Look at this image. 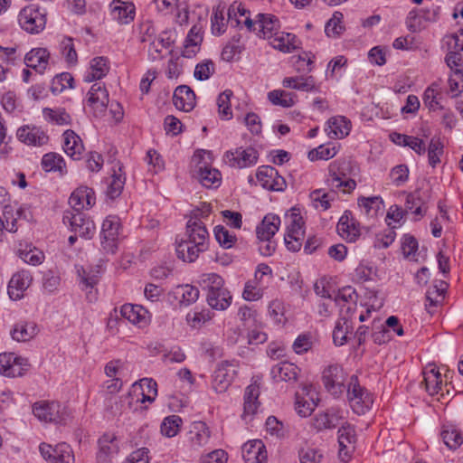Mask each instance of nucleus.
<instances>
[{
	"label": "nucleus",
	"mask_w": 463,
	"mask_h": 463,
	"mask_svg": "<svg viewBox=\"0 0 463 463\" xmlns=\"http://www.w3.org/2000/svg\"><path fill=\"white\" fill-rule=\"evenodd\" d=\"M26 358L17 356L13 353L0 354V373L5 376H21L29 367Z\"/></svg>",
	"instance_id": "12"
},
{
	"label": "nucleus",
	"mask_w": 463,
	"mask_h": 463,
	"mask_svg": "<svg viewBox=\"0 0 463 463\" xmlns=\"http://www.w3.org/2000/svg\"><path fill=\"white\" fill-rule=\"evenodd\" d=\"M73 77L69 72H63L52 79L51 90L53 94L61 93L66 88H72Z\"/></svg>",
	"instance_id": "60"
},
{
	"label": "nucleus",
	"mask_w": 463,
	"mask_h": 463,
	"mask_svg": "<svg viewBox=\"0 0 463 463\" xmlns=\"http://www.w3.org/2000/svg\"><path fill=\"white\" fill-rule=\"evenodd\" d=\"M346 397L353 411L358 415L365 414L374 402L373 394L360 384L358 377L354 374L347 383Z\"/></svg>",
	"instance_id": "2"
},
{
	"label": "nucleus",
	"mask_w": 463,
	"mask_h": 463,
	"mask_svg": "<svg viewBox=\"0 0 463 463\" xmlns=\"http://www.w3.org/2000/svg\"><path fill=\"white\" fill-rule=\"evenodd\" d=\"M43 168L47 172H60L63 174L66 169V164L63 157L57 153H47L42 159Z\"/></svg>",
	"instance_id": "45"
},
{
	"label": "nucleus",
	"mask_w": 463,
	"mask_h": 463,
	"mask_svg": "<svg viewBox=\"0 0 463 463\" xmlns=\"http://www.w3.org/2000/svg\"><path fill=\"white\" fill-rule=\"evenodd\" d=\"M245 463H266L267 450L260 439L250 440L241 448Z\"/></svg>",
	"instance_id": "21"
},
{
	"label": "nucleus",
	"mask_w": 463,
	"mask_h": 463,
	"mask_svg": "<svg viewBox=\"0 0 463 463\" xmlns=\"http://www.w3.org/2000/svg\"><path fill=\"white\" fill-rule=\"evenodd\" d=\"M270 40V45L283 52H291L297 48L296 36L288 33H276Z\"/></svg>",
	"instance_id": "41"
},
{
	"label": "nucleus",
	"mask_w": 463,
	"mask_h": 463,
	"mask_svg": "<svg viewBox=\"0 0 463 463\" xmlns=\"http://www.w3.org/2000/svg\"><path fill=\"white\" fill-rule=\"evenodd\" d=\"M39 450L42 457L49 463H73L74 456L71 446L65 442L52 447L47 443H41Z\"/></svg>",
	"instance_id": "10"
},
{
	"label": "nucleus",
	"mask_w": 463,
	"mask_h": 463,
	"mask_svg": "<svg viewBox=\"0 0 463 463\" xmlns=\"http://www.w3.org/2000/svg\"><path fill=\"white\" fill-rule=\"evenodd\" d=\"M173 102L177 109L191 111L195 106V94L190 87L180 85L175 90Z\"/></svg>",
	"instance_id": "27"
},
{
	"label": "nucleus",
	"mask_w": 463,
	"mask_h": 463,
	"mask_svg": "<svg viewBox=\"0 0 463 463\" xmlns=\"http://www.w3.org/2000/svg\"><path fill=\"white\" fill-rule=\"evenodd\" d=\"M121 223L116 215L108 216L102 223L100 243L103 250L114 254L118 250Z\"/></svg>",
	"instance_id": "5"
},
{
	"label": "nucleus",
	"mask_w": 463,
	"mask_h": 463,
	"mask_svg": "<svg viewBox=\"0 0 463 463\" xmlns=\"http://www.w3.org/2000/svg\"><path fill=\"white\" fill-rule=\"evenodd\" d=\"M211 431L203 421H194L190 430V441L193 447L200 448L209 443Z\"/></svg>",
	"instance_id": "36"
},
{
	"label": "nucleus",
	"mask_w": 463,
	"mask_h": 463,
	"mask_svg": "<svg viewBox=\"0 0 463 463\" xmlns=\"http://www.w3.org/2000/svg\"><path fill=\"white\" fill-rule=\"evenodd\" d=\"M33 277L28 270H20L14 273L8 283V295L13 300H19L24 297V291L30 287Z\"/></svg>",
	"instance_id": "15"
},
{
	"label": "nucleus",
	"mask_w": 463,
	"mask_h": 463,
	"mask_svg": "<svg viewBox=\"0 0 463 463\" xmlns=\"http://www.w3.org/2000/svg\"><path fill=\"white\" fill-rule=\"evenodd\" d=\"M425 390L430 395H436L441 391L442 379L439 371L433 365L427 366L423 371Z\"/></svg>",
	"instance_id": "35"
},
{
	"label": "nucleus",
	"mask_w": 463,
	"mask_h": 463,
	"mask_svg": "<svg viewBox=\"0 0 463 463\" xmlns=\"http://www.w3.org/2000/svg\"><path fill=\"white\" fill-rule=\"evenodd\" d=\"M43 115L49 121L57 125H68L71 122L70 115L62 109H52L47 108L43 109Z\"/></svg>",
	"instance_id": "64"
},
{
	"label": "nucleus",
	"mask_w": 463,
	"mask_h": 463,
	"mask_svg": "<svg viewBox=\"0 0 463 463\" xmlns=\"http://www.w3.org/2000/svg\"><path fill=\"white\" fill-rule=\"evenodd\" d=\"M280 219L275 214H267L257 226L256 233L259 240H270L278 232Z\"/></svg>",
	"instance_id": "34"
},
{
	"label": "nucleus",
	"mask_w": 463,
	"mask_h": 463,
	"mask_svg": "<svg viewBox=\"0 0 463 463\" xmlns=\"http://www.w3.org/2000/svg\"><path fill=\"white\" fill-rule=\"evenodd\" d=\"M78 276L80 278V283L81 285V288L86 290L87 298L90 301H93L96 299V293L92 291L95 285H97L99 278V267L92 268H84L80 267L77 269Z\"/></svg>",
	"instance_id": "22"
},
{
	"label": "nucleus",
	"mask_w": 463,
	"mask_h": 463,
	"mask_svg": "<svg viewBox=\"0 0 463 463\" xmlns=\"http://www.w3.org/2000/svg\"><path fill=\"white\" fill-rule=\"evenodd\" d=\"M87 101L97 115L103 113L109 104V92L105 86L100 82L92 84Z\"/></svg>",
	"instance_id": "19"
},
{
	"label": "nucleus",
	"mask_w": 463,
	"mask_h": 463,
	"mask_svg": "<svg viewBox=\"0 0 463 463\" xmlns=\"http://www.w3.org/2000/svg\"><path fill=\"white\" fill-rule=\"evenodd\" d=\"M259 154L251 146L243 148L239 147L234 152H227L226 159L230 165L239 168L249 167L255 165L258 161Z\"/></svg>",
	"instance_id": "14"
},
{
	"label": "nucleus",
	"mask_w": 463,
	"mask_h": 463,
	"mask_svg": "<svg viewBox=\"0 0 463 463\" xmlns=\"http://www.w3.org/2000/svg\"><path fill=\"white\" fill-rule=\"evenodd\" d=\"M64 152L72 159L79 160L81 157L84 146L80 137L71 129L66 130L63 133Z\"/></svg>",
	"instance_id": "32"
},
{
	"label": "nucleus",
	"mask_w": 463,
	"mask_h": 463,
	"mask_svg": "<svg viewBox=\"0 0 463 463\" xmlns=\"http://www.w3.org/2000/svg\"><path fill=\"white\" fill-rule=\"evenodd\" d=\"M109 71L108 59L96 57L90 61V69L84 76L85 81L91 82L105 77Z\"/></svg>",
	"instance_id": "39"
},
{
	"label": "nucleus",
	"mask_w": 463,
	"mask_h": 463,
	"mask_svg": "<svg viewBox=\"0 0 463 463\" xmlns=\"http://www.w3.org/2000/svg\"><path fill=\"white\" fill-rule=\"evenodd\" d=\"M33 412L36 418L45 422L66 423L69 412L64 406L56 402H40L33 406Z\"/></svg>",
	"instance_id": "4"
},
{
	"label": "nucleus",
	"mask_w": 463,
	"mask_h": 463,
	"mask_svg": "<svg viewBox=\"0 0 463 463\" xmlns=\"http://www.w3.org/2000/svg\"><path fill=\"white\" fill-rule=\"evenodd\" d=\"M316 406L317 403L312 396L306 399L305 397H301L298 393L296 394L295 409L299 416L307 417L311 415Z\"/></svg>",
	"instance_id": "58"
},
{
	"label": "nucleus",
	"mask_w": 463,
	"mask_h": 463,
	"mask_svg": "<svg viewBox=\"0 0 463 463\" xmlns=\"http://www.w3.org/2000/svg\"><path fill=\"white\" fill-rule=\"evenodd\" d=\"M17 138L29 146H41L48 143L46 133L36 126H23L17 129Z\"/></svg>",
	"instance_id": "17"
},
{
	"label": "nucleus",
	"mask_w": 463,
	"mask_h": 463,
	"mask_svg": "<svg viewBox=\"0 0 463 463\" xmlns=\"http://www.w3.org/2000/svg\"><path fill=\"white\" fill-rule=\"evenodd\" d=\"M353 307L348 306L344 310V307L340 309V317L335 323L333 330V341L335 345L342 346L347 343L351 335H353V324L351 322V310Z\"/></svg>",
	"instance_id": "13"
},
{
	"label": "nucleus",
	"mask_w": 463,
	"mask_h": 463,
	"mask_svg": "<svg viewBox=\"0 0 463 463\" xmlns=\"http://www.w3.org/2000/svg\"><path fill=\"white\" fill-rule=\"evenodd\" d=\"M358 205L370 218L376 217L383 210V201L380 196L361 197L358 199Z\"/></svg>",
	"instance_id": "42"
},
{
	"label": "nucleus",
	"mask_w": 463,
	"mask_h": 463,
	"mask_svg": "<svg viewBox=\"0 0 463 463\" xmlns=\"http://www.w3.org/2000/svg\"><path fill=\"white\" fill-rule=\"evenodd\" d=\"M258 25L257 35L263 39H270L279 28L278 18L269 14H258L256 15Z\"/></svg>",
	"instance_id": "29"
},
{
	"label": "nucleus",
	"mask_w": 463,
	"mask_h": 463,
	"mask_svg": "<svg viewBox=\"0 0 463 463\" xmlns=\"http://www.w3.org/2000/svg\"><path fill=\"white\" fill-rule=\"evenodd\" d=\"M269 100L276 106L283 108L292 107L296 100V95L281 90H275L268 93Z\"/></svg>",
	"instance_id": "46"
},
{
	"label": "nucleus",
	"mask_w": 463,
	"mask_h": 463,
	"mask_svg": "<svg viewBox=\"0 0 463 463\" xmlns=\"http://www.w3.org/2000/svg\"><path fill=\"white\" fill-rule=\"evenodd\" d=\"M260 393V386L256 383L250 384L245 389L241 418L246 422L250 421L252 417L258 412L260 406V402H259Z\"/></svg>",
	"instance_id": "16"
},
{
	"label": "nucleus",
	"mask_w": 463,
	"mask_h": 463,
	"mask_svg": "<svg viewBox=\"0 0 463 463\" xmlns=\"http://www.w3.org/2000/svg\"><path fill=\"white\" fill-rule=\"evenodd\" d=\"M200 285L208 292L224 288V281L221 276L216 273L203 274L200 277Z\"/></svg>",
	"instance_id": "52"
},
{
	"label": "nucleus",
	"mask_w": 463,
	"mask_h": 463,
	"mask_svg": "<svg viewBox=\"0 0 463 463\" xmlns=\"http://www.w3.org/2000/svg\"><path fill=\"white\" fill-rule=\"evenodd\" d=\"M437 12L436 10H433L430 12V10L426 9H413L411 10L406 19V24L408 29L411 32H419L422 30L425 25L423 24V21H435L436 20Z\"/></svg>",
	"instance_id": "30"
},
{
	"label": "nucleus",
	"mask_w": 463,
	"mask_h": 463,
	"mask_svg": "<svg viewBox=\"0 0 463 463\" xmlns=\"http://www.w3.org/2000/svg\"><path fill=\"white\" fill-rule=\"evenodd\" d=\"M232 298L230 291L227 288H222L208 292L206 300L212 308L216 310H225L230 307Z\"/></svg>",
	"instance_id": "40"
},
{
	"label": "nucleus",
	"mask_w": 463,
	"mask_h": 463,
	"mask_svg": "<svg viewBox=\"0 0 463 463\" xmlns=\"http://www.w3.org/2000/svg\"><path fill=\"white\" fill-rule=\"evenodd\" d=\"M242 45L239 43V38L233 37L232 41L227 43L223 47L221 57L224 61H232L236 56L242 52Z\"/></svg>",
	"instance_id": "62"
},
{
	"label": "nucleus",
	"mask_w": 463,
	"mask_h": 463,
	"mask_svg": "<svg viewBox=\"0 0 463 463\" xmlns=\"http://www.w3.org/2000/svg\"><path fill=\"white\" fill-rule=\"evenodd\" d=\"M355 439L354 428L349 423L342 425L338 430L339 456L344 461H347L344 458V456L348 457V449L354 444Z\"/></svg>",
	"instance_id": "38"
},
{
	"label": "nucleus",
	"mask_w": 463,
	"mask_h": 463,
	"mask_svg": "<svg viewBox=\"0 0 463 463\" xmlns=\"http://www.w3.org/2000/svg\"><path fill=\"white\" fill-rule=\"evenodd\" d=\"M326 130L330 138H344L349 135L351 122L343 116L333 117L327 120Z\"/></svg>",
	"instance_id": "33"
},
{
	"label": "nucleus",
	"mask_w": 463,
	"mask_h": 463,
	"mask_svg": "<svg viewBox=\"0 0 463 463\" xmlns=\"http://www.w3.org/2000/svg\"><path fill=\"white\" fill-rule=\"evenodd\" d=\"M443 154V144L439 137H433L428 146L429 164L435 167L440 162V156Z\"/></svg>",
	"instance_id": "50"
},
{
	"label": "nucleus",
	"mask_w": 463,
	"mask_h": 463,
	"mask_svg": "<svg viewBox=\"0 0 463 463\" xmlns=\"http://www.w3.org/2000/svg\"><path fill=\"white\" fill-rule=\"evenodd\" d=\"M347 374L338 364L328 365L323 372V383L327 392L334 397H340L345 388Z\"/></svg>",
	"instance_id": "8"
},
{
	"label": "nucleus",
	"mask_w": 463,
	"mask_h": 463,
	"mask_svg": "<svg viewBox=\"0 0 463 463\" xmlns=\"http://www.w3.org/2000/svg\"><path fill=\"white\" fill-rule=\"evenodd\" d=\"M299 373L298 367L289 362H281L272 366L270 374L276 382H296Z\"/></svg>",
	"instance_id": "31"
},
{
	"label": "nucleus",
	"mask_w": 463,
	"mask_h": 463,
	"mask_svg": "<svg viewBox=\"0 0 463 463\" xmlns=\"http://www.w3.org/2000/svg\"><path fill=\"white\" fill-rule=\"evenodd\" d=\"M125 180V177L121 174H117L114 172L110 177L109 183L108 184L106 192L107 196L112 200L118 197L122 193Z\"/></svg>",
	"instance_id": "56"
},
{
	"label": "nucleus",
	"mask_w": 463,
	"mask_h": 463,
	"mask_svg": "<svg viewBox=\"0 0 463 463\" xmlns=\"http://www.w3.org/2000/svg\"><path fill=\"white\" fill-rule=\"evenodd\" d=\"M37 332V326L34 323H19L13 329L12 337L18 342H25L35 336Z\"/></svg>",
	"instance_id": "44"
},
{
	"label": "nucleus",
	"mask_w": 463,
	"mask_h": 463,
	"mask_svg": "<svg viewBox=\"0 0 463 463\" xmlns=\"http://www.w3.org/2000/svg\"><path fill=\"white\" fill-rule=\"evenodd\" d=\"M69 203L72 212L89 209L95 204L94 191L87 186L79 187L71 194Z\"/></svg>",
	"instance_id": "20"
},
{
	"label": "nucleus",
	"mask_w": 463,
	"mask_h": 463,
	"mask_svg": "<svg viewBox=\"0 0 463 463\" xmlns=\"http://www.w3.org/2000/svg\"><path fill=\"white\" fill-rule=\"evenodd\" d=\"M354 294V289L351 287H346L339 289L335 295L333 296V299L335 302L336 305L340 306L341 308L344 307V310L345 311L346 307L348 306H351L353 309L351 310V313L355 309V304L350 303L353 302V296Z\"/></svg>",
	"instance_id": "51"
},
{
	"label": "nucleus",
	"mask_w": 463,
	"mask_h": 463,
	"mask_svg": "<svg viewBox=\"0 0 463 463\" xmlns=\"http://www.w3.org/2000/svg\"><path fill=\"white\" fill-rule=\"evenodd\" d=\"M200 183L205 187L219 185L221 182V174L217 169L200 167L197 173Z\"/></svg>",
	"instance_id": "48"
},
{
	"label": "nucleus",
	"mask_w": 463,
	"mask_h": 463,
	"mask_svg": "<svg viewBox=\"0 0 463 463\" xmlns=\"http://www.w3.org/2000/svg\"><path fill=\"white\" fill-rule=\"evenodd\" d=\"M122 317L140 327L146 326L150 321V313L140 305L125 304L120 308Z\"/></svg>",
	"instance_id": "24"
},
{
	"label": "nucleus",
	"mask_w": 463,
	"mask_h": 463,
	"mask_svg": "<svg viewBox=\"0 0 463 463\" xmlns=\"http://www.w3.org/2000/svg\"><path fill=\"white\" fill-rule=\"evenodd\" d=\"M439 84L434 82L428 87L423 94V102L430 109L435 110L437 109H442L443 107L439 104L437 96L439 95Z\"/></svg>",
	"instance_id": "59"
},
{
	"label": "nucleus",
	"mask_w": 463,
	"mask_h": 463,
	"mask_svg": "<svg viewBox=\"0 0 463 463\" xmlns=\"http://www.w3.org/2000/svg\"><path fill=\"white\" fill-rule=\"evenodd\" d=\"M182 423V419L177 415H171L166 417L161 424V432L164 436L172 438L175 437Z\"/></svg>",
	"instance_id": "53"
},
{
	"label": "nucleus",
	"mask_w": 463,
	"mask_h": 463,
	"mask_svg": "<svg viewBox=\"0 0 463 463\" xmlns=\"http://www.w3.org/2000/svg\"><path fill=\"white\" fill-rule=\"evenodd\" d=\"M19 257L25 262L33 266L40 265L44 260L43 251L36 248H25L18 250Z\"/></svg>",
	"instance_id": "57"
},
{
	"label": "nucleus",
	"mask_w": 463,
	"mask_h": 463,
	"mask_svg": "<svg viewBox=\"0 0 463 463\" xmlns=\"http://www.w3.org/2000/svg\"><path fill=\"white\" fill-rule=\"evenodd\" d=\"M214 235L220 245L225 249L232 248L236 241V236L221 225L214 228Z\"/></svg>",
	"instance_id": "63"
},
{
	"label": "nucleus",
	"mask_w": 463,
	"mask_h": 463,
	"mask_svg": "<svg viewBox=\"0 0 463 463\" xmlns=\"http://www.w3.org/2000/svg\"><path fill=\"white\" fill-rule=\"evenodd\" d=\"M288 223L287 232L298 236H304V221L299 213H297L295 209L292 210L291 213L286 216Z\"/></svg>",
	"instance_id": "49"
},
{
	"label": "nucleus",
	"mask_w": 463,
	"mask_h": 463,
	"mask_svg": "<svg viewBox=\"0 0 463 463\" xmlns=\"http://www.w3.org/2000/svg\"><path fill=\"white\" fill-rule=\"evenodd\" d=\"M338 233L348 241H354L360 236V225L352 217V213L348 211L339 219L337 223Z\"/></svg>",
	"instance_id": "26"
},
{
	"label": "nucleus",
	"mask_w": 463,
	"mask_h": 463,
	"mask_svg": "<svg viewBox=\"0 0 463 463\" xmlns=\"http://www.w3.org/2000/svg\"><path fill=\"white\" fill-rule=\"evenodd\" d=\"M110 14L112 19L119 24H128L134 20L135 6L131 3L113 0L110 4Z\"/></svg>",
	"instance_id": "25"
},
{
	"label": "nucleus",
	"mask_w": 463,
	"mask_h": 463,
	"mask_svg": "<svg viewBox=\"0 0 463 463\" xmlns=\"http://www.w3.org/2000/svg\"><path fill=\"white\" fill-rule=\"evenodd\" d=\"M188 240L182 241L176 246L179 259L186 262H194L201 252L207 250L208 232L204 223L195 215L186 224Z\"/></svg>",
	"instance_id": "1"
},
{
	"label": "nucleus",
	"mask_w": 463,
	"mask_h": 463,
	"mask_svg": "<svg viewBox=\"0 0 463 463\" xmlns=\"http://www.w3.org/2000/svg\"><path fill=\"white\" fill-rule=\"evenodd\" d=\"M343 419V411L339 408H330L326 412L316 415V427L318 430L335 428Z\"/></svg>",
	"instance_id": "37"
},
{
	"label": "nucleus",
	"mask_w": 463,
	"mask_h": 463,
	"mask_svg": "<svg viewBox=\"0 0 463 463\" xmlns=\"http://www.w3.org/2000/svg\"><path fill=\"white\" fill-rule=\"evenodd\" d=\"M99 452L97 454V463H110L111 458L118 454V445L117 437L113 433H106L99 439Z\"/></svg>",
	"instance_id": "23"
},
{
	"label": "nucleus",
	"mask_w": 463,
	"mask_h": 463,
	"mask_svg": "<svg viewBox=\"0 0 463 463\" xmlns=\"http://www.w3.org/2000/svg\"><path fill=\"white\" fill-rule=\"evenodd\" d=\"M256 177L260 185L267 190L282 192L287 187L285 178L279 174L276 168L270 165L260 166Z\"/></svg>",
	"instance_id": "11"
},
{
	"label": "nucleus",
	"mask_w": 463,
	"mask_h": 463,
	"mask_svg": "<svg viewBox=\"0 0 463 463\" xmlns=\"http://www.w3.org/2000/svg\"><path fill=\"white\" fill-rule=\"evenodd\" d=\"M314 205L317 209L326 211L330 207V202L335 200L334 193H324L322 190H315L310 194Z\"/></svg>",
	"instance_id": "61"
},
{
	"label": "nucleus",
	"mask_w": 463,
	"mask_h": 463,
	"mask_svg": "<svg viewBox=\"0 0 463 463\" xmlns=\"http://www.w3.org/2000/svg\"><path fill=\"white\" fill-rule=\"evenodd\" d=\"M232 96V91L231 90H226L222 92L217 99V105L219 114L223 119H230L232 116V109H231V97Z\"/></svg>",
	"instance_id": "55"
},
{
	"label": "nucleus",
	"mask_w": 463,
	"mask_h": 463,
	"mask_svg": "<svg viewBox=\"0 0 463 463\" xmlns=\"http://www.w3.org/2000/svg\"><path fill=\"white\" fill-rule=\"evenodd\" d=\"M63 223L71 231L84 239H90L95 233V224L92 220L81 212L65 211L62 217Z\"/></svg>",
	"instance_id": "6"
},
{
	"label": "nucleus",
	"mask_w": 463,
	"mask_h": 463,
	"mask_svg": "<svg viewBox=\"0 0 463 463\" xmlns=\"http://www.w3.org/2000/svg\"><path fill=\"white\" fill-rule=\"evenodd\" d=\"M173 41L167 33H162L156 39H154L148 48V55L152 61H156L162 57L163 49L170 47Z\"/></svg>",
	"instance_id": "43"
},
{
	"label": "nucleus",
	"mask_w": 463,
	"mask_h": 463,
	"mask_svg": "<svg viewBox=\"0 0 463 463\" xmlns=\"http://www.w3.org/2000/svg\"><path fill=\"white\" fill-rule=\"evenodd\" d=\"M60 48L66 62L69 65H75L78 61V54L73 44V39L71 37H63L61 41Z\"/></svg>",
	"instance_id": "54"
},
{
	"label": "nucleus",
	"mask_w": 463,
	"mask_h": 463,
	"mask_svg": "<svg viewBox=\"0 0 463 463\" xmlns=\"http://www.w3.org/2000/svg\"><path fill=\"white\" fill-rule=\"evenodd\" d=\"M27 209L24 206H18L16 202H11L2 207L3 221L5 223V230L9 232H17V220L20 218L28 219Z\"/></svg>",
	"instance_id": "18"
},
{
	"label": "nucleus",
	"mask_w": 463,
	"mask_h": 463,
	"mask_svg": "<svg viewBox=\"0 0 463 463\" xmlns=\"http://www.w3.org/2000/svg\"><path fill=\"white\" fill-rule=\"evenodd\" d=\"M348 168L349 163L345 161L330 164L326 182L333 192L339 190L345 194L352 192L355 188V181L346 175Z\"/></svg>",
	"instance_id": "3"
},
{
	"label": "nucleus",
	"mask_w": 463,
	"mask_h": 463,
	"mask_svg": "<svg viewBox=\"0 0 463 463\" xmlns=\"http://www.w3.org/2000/svg\"><path fill=\"white\" fill-rule=\"evenodd\" d=\"M440 435L445 445L450 449H456L463 442L461 433L454 426H444Z\"/></svg>",
	"instance_id": "47"
},
{
	"label": "nucleus",
	"mask_w": 463,
	"mask_h": 463,
	"mask_svg": "<svg viewBox=\"0 0 463 463\" xmlns=\"http://www.w3.org/2000/svg\"><path fill=\"white\" fill-rule=\"evenodd\" d=\"M20 26L30 33H38L45 27L46 17L38 7L32 5L23 8L18 15Z\"/></svg>",
	"instance_id": "9"
},
{
	"label": "nucleus",
	"mask_w": 463,
	"mask_h": 463,
	"mask_svg": "<svg viewBox=\"0 0 463 463\" xmlns=\"http://www.w3.org/2000/svg\"><path fill=\"white\" fill-rule=\"evenodd\" d=\"M50 52L45 48H35L26 53L24 62L27 67L43 74L49 64Z\"/></svg>",
	"instance_id": "28"
},
{
	"label": "nucleus",
	"mask_w": 463,
	"mask_h": 463,
	"mask_svg": "<svg viewBox=\"0 0 463 463\" xmlns=\"http://www.w3.org/2000/svg\"><path fill=\"white\" fill-rule=\"evenodd\" d=\"M239 362L236 360L222 361L217 364L213 373V388L216 392H224L237 375Z\"/></svg>",
	"instance_id": "7"
}]
</instances>
